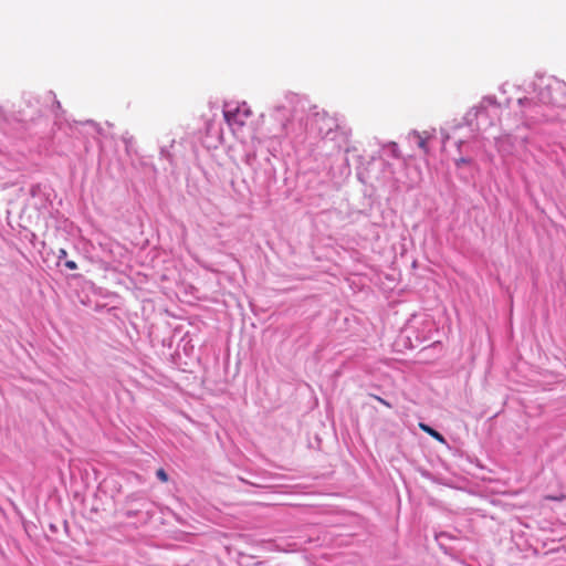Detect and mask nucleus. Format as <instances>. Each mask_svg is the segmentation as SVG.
Returning <instances> with one entry per match:
<instances>
[{"instance_id":"obj_1","label":"nucleus","mask_w":566,"mask_h":566,"mask_svg":"<svg viewBox=\"0 0 566 566\" xmlns=\"http://www.w3.org/2000/svg\"><path fill=\"white\" fill-rule=\"evenodd\" d=\"M315 118L317 124H319V130L324 135H328L333 130H342L343 134L347 135L348 132L345 127L340 126L337 118L328 115L327 113H316Z\"/></svg>"},{"instance_id":"obj_2","label":"nucleus","mask_w":566,"mask_h":566,"mask_svg":"<svg viewBox=\"0 0 566 566\" xmlns=\"http://www.w3.org/2000/svg\"><path fill=\"white\" fill-rule=\"evenodd\" d=\"M249 115V109L235 108L234 111L223 112L224 119L233 132H237L245 125V119Z\"/></svg>"},{"instance_id":"obj_3","label":"nucleus","mask_w":566,"mask_h":566,"mask_svg":"<svg viewBox=\"0 0 566 566\" xmlns=\"http://www.w3.org/2000/svg\"><path fill=\"white\" fill-rule=\"evenodd\" d=\"M410 137H412L416 140V143L420 149H422L426 154L429 153V147H428L429 136L426 133L413 132L410 135Z\"/></svg>"},{"instance_id":"obj_4","label":"nucleus","mask_w":566,"mask_h":566,"mask_svg":"<svg viewBox=\"0 0 566 566\" xmlns=\"http://www.w3.org/2000/svg\"><path fill=\"white\" fill-rule=\"evenodd\" d=\"M419 428H420L423 432L428 433L429 436H431L432 438H434L436 440H438L439 442H442V443H443V442L446 441V440H444V438H443V436H442L441 433H439L438 431H436L434 429H432V428H431V427H429L428 424H426V423H422V422H421V423H419Z\"/></svg>"},{"instance_id":"obj_5","label":"nucleus","mask_w":566,"mask_h":566,"mask_svg":"<svg viewBox=\"0 0 566 566\" xmlns=\"http://www.w3.org/2000/svg\"><path fill=\"white\" fill-rule=\"evenodd\" d=\"M156 475L157 478L161 481V482H167L168 481V474L166 473V471L164 469H158L157 472H156Z\"/></svg>"},{"instance_id":"obj_6","label":"nucleus","mask_w":566,"mask_h":566,"mask_svg":"<svg viewBox=\"0 0 566 566\" xmlns=\"http://www.w3.org/2000/svg\"><path fill=\"white\" fill-rule=\"evenodd\" d=\"M65 266L70 270H75L77 269V264L74 262V261H66L65 262Z\"/></svg>"},{"instance_id":"obj_7","label":"nucleus","mask_w":566,"mask_h":566,"mask_svg":"<svg viewBox=\"0 0 566 566\" xmlns=\"http://www.w3.org/2000/svg\"><path fill=\"white\" fill-rule=\"evenodd\" d=\"M374 398L376 400H378L380 403L385 405L386 407H390V403L388 401H386L385 399H382L381 397L374 396Z\"/></svg>"},{"instance_id":"obj_8","label":"nucleus","mask_w":566,"mask_h":566,"mask_svg":"<svg viewBox=\"0 0 566 566\" xmlns=\"http://www.w3.org/2000/svg\"><path fill=\"white\" fill-rule=\"evenodd\" d=\"M547 500H558V501H562L564 499V496H560V497H553V496H546Z\"/></svg>"},{"instance_id":"obj_9","label":"nucleus","mask_w":566,"mask_h":566,"mask_svg":"<svg viewBox=\"0 0 566 566\" xmlns=\"http://www.w3.org/2000/svg\"><path fill=\"white\" fill-rule=\"evenodd\" d=\"M60 254H61L60 256H65L66 255V251L62 249V250H60Z\"/></svg>"}]
</instances>
